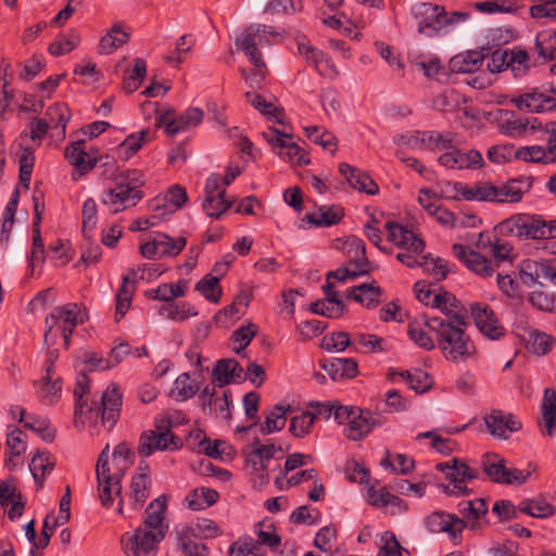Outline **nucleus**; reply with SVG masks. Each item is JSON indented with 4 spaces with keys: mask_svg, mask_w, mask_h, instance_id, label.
Wrapping results in <instances>:
<instances>
[{
    "mask_svg": "<svg viewBox=\"0 0 556 556\" xmlns=\"http://www.w3.org/2000/svg\"><path fill=\"white\" fill-rule=\"evenodd\" d=\"M84 144V140H77L65 148V157L74 167L72 173L73 180H79L97 164V160L90 157V155L85 151Z\"/></svg>",
    "mask_w": 556,
    "mask_h": 556,
    "instance_id": "bb28decb",
    "label": "nucleus"
},
{
    "mask_svg": "<svg viewBox=\"0 0 556 556\" xmlns=\"http://www.w3.org/2000/svg\"><path fill=\"white\" fill-rule=\"evenodd\" d=\"M123 403V396L115 383H111L101 396V402H92L89 413L96 417H101L103 424H109L112 428L117 421Z\"/></svg>",
    "mask_w": 556,
    "mask_h": 556,
    "instance_id": "2eb2a0df",
    "label": "nucleus"
},
{
    "mask_svg": "<svg viewBox=\"0 0 556 556\" xmlns=\"http://www.w3.org/2000/svg\"><path fill=\"white\" fill-rule=\"evenodd\" d=\"M298 51L321 76L330 79L339 76L337 66L324 51L316 49L306 42H299Z\"/></svg>",
    "mask_w": 556,
    "mask_h": 556,
    "instance_id": "a878e982",
    "label": "nucleus"
},
{
    "mask_svg": "<svg viewBox=\"0 0 556 556\" xmlns=\"http://www.w3.org/2000/svg\"><path fill=\"white\" fill-rule=\"evenodd\" d=\"M46 115V121L49 123L50 129L53 131L52 136L64 138L66 124L71 118L68 106L64 103H55L48 108Z\"/></svg>",
    "mask_w": 556,
    "mask_h": 556,
    "instance_id": "ea45409f",
    "label": "nucleus"
},
{
    "mask_svg": "<svg viewBox=\"0 0 556 556\" xmlns=\"http://www.w3.org/2000/svg\"><path fill=\"white\" fill-rule=\"evenodd\" d=\"M156 430L143 431L139 439L138 453L148 457L156 451L177 450L180 446L178 437L170 432L172 422L167 418L155 420Z\"/></svg>",
    "mask_w": 556,
    "mask_h": 556,
    "instance_id": "6e6552de",
    "label": "nucleus"
},
{
    "mask_svg": "<svg viewBox=\"0 0 556 556\" xmlns=\"http://www.w3.org/2000/svg\"><path fill=\"white\" fill-rule=\"evenodd\" d=\"M432 308H438L445 316L439 317L444 324H457L466 320V308L456 296L447 291L434 294Z\"/></svg>",
    "mask_w": 556,
    "mask_h": 556,
    "instance_id": "5701e85b",
    "label": "nucleus"
},
{
    "mask_svg": "<svg viewBox=\"0 0 556 556\" xmlns=\"http://www.w3.org/2000/svg\"><path fill=\"white\" fill-rule=\"evenodd\" d=\"M151 485L149 473L137 472L132 476L130 483V501L135 509L142 507L149 497V488Z\"/></svg>",
    "mask_w": 556,
    "mask_h": 556,
    "instance_id": "c03bdc74",
    "label": "nucleus"
},
{
    "mask_svg": "<svg viewBox=\"0 0 556 556\" xmlns=\"http://www.w3.org/2000/svg\"><path fill=\"white\" fill-rule=\"evenodd\" d=\"M143 185V175L139 170H127L116 178V187L103 191L101 202L116 214L135 206L142 199L139 189Z\"/></svg>",
    "mask_w": 556,
    "mask_h": 556,
    "instance_id": "20e7f679",
    "label": "nucleus"
},
{
    "mask_svg": "<svg viewBox=\"0 0 556 556\" xmlns=\"http://www.w3.org/2000/svg\"><path fill=\"white\" fill-rule=\"evenodd\" d=\"M519 511L534 518H546L555 513L553 505L545 500H527L522 501L518 506Z\"/></svg>",
    "mask_w": 556,
    "mask_h": 556,
    "instance_id": "e2e57ef3",
    "label": "nucleus"
},
{
    "mask_svg": "<svg viewBox=\"0 0 556 556\" xmlns=\"http://www.w3.org/2000/svg\"><path fill=\"white\" fill-rule=\"evenodd\" d=\"M83 323L84 314L76 303L56 306L46 317L45 341L53 344L59 332L63 337L65 345L68 346L74 329Z\"/></svg>",
    "mask_w": 556,
    "mask_h": 556,
    "instance_id": "39448f33",
    "label": "nucleus"
},
{
    "mask_svg": "<svg viewBox=\"0 0 556 556\" xmlns=\"http://www.w3.org/2000/svg\"><path fill=\"white\" fill-rule=\"evenodd\" d=\"M243 369L236 359H219L213 369V378L225 386L230 383L235 378H240Z\"/></svg>",
    "mask_w": 556,
    "mask_h": 556,
    "instance_id": "49530a36",
    "label": "nucleus"
},
{
    "mask_svg": "<svg viewBox=\"0 0 556 556\" xmlns=\"http://www.w3.org/2000/svg\"><path fill=\"white\" fill-rule=\"evenodd\" d=\"M178 542L189 543L190 545H203L197 543V539H215L222 535L219 526L207 518H199L190 525H182L176 529Z\"/></svg>",
    "mask_w": 556,
    "mask_h": 556,
    "instance_id": "aec40b11",
    "label": "nucleus"
},
{
    "mask_svg": "<svg viewBox=\"0 0 556 556\" xmlns=\"http://www.w3.org/2000/svg\"><path fill=\"white\" fill-rule=\"evenodd\" d=\"M484 55L480 51H468L453 56L450 61V68L454 73H472L480 68Z\"/></svg>",
    "mask_w": 556,
    "mask_h": 556,
    "instance_id": "a19ab883",
    "label": "nucleus"
},
{
    "mask_svg": "<svg viewBox=\"0 0 556 556\" xmlns=\"http://www.w3.org/2000/svg\"><path fill=\"white\" fill-rule=\"evenodd\" d=\"M83 235L87 240L92 238V232L98 224L97 203L92 198H88L83 204Z\"/></svg>",
    "mask_w": 556,
    "mask_h": 556,
    "instance_id": "0e129e2a",
    "label": "nucleus"
},
{
    "mask_svg": "<svg viewBox=\"0 0 556 556\" xmlns=\"http://www.w3.org/2000/svg\"><path fill=\"white\" fill-rule=\"evenodd\" d=\"M438 163L448 169H478L484 165L482 154L478 150L463 151L453 143L438 157Z\"/></svg>",
    "mask_w": 556,
    "mask_h": 556,
    "instance_id": "dca6fc26",
    "label": "nucleus"
},
{
    "mask_svg": "<svg viewBox=\"0 0 556 556\" xmlns=\"http://www.w3.org/2000/svg\"><path fill=\"white\" fill-rule=\"evenodd\" d=\"M470 314L477 328L484 337L491 340H498L504 337L505 328L488 304L480 302L471 303Z\"/></svg>",
    "mask_w": 556,
    "mask_h": 556,
    "instance_id": "f3484780",
    "label": "nucleus"
},
{
    "mask_svg": "<svg viewBox=\"0 0 556 556\" xmlns=\"http://www.w3.org/2000/svg\"><path fill=\"white\" fill-rule=\"evenodd\" d=\"M256 447L248 455L247 462L253 467V470L258 473L260 486L266 485L269 481L267 471V462L276 457L277 453L282 454V448L277 447L275 444H258L254 443Z\"/></svg>",
    "mask_w": 556,
    "mask_h": 556,
    "instance_id": "393cba45",
    "label": "nucleus"
},
{
    "mask_svg": "<svg viewBox=\"0 0 556 556\" xmlns=\"http://www.w3.org/2000/svg\"><path fill=\"white\" fill-rule=\"evenodd\" d=\"M546 260L527 258L520 263V278L526 285H533L544 278Z\"/></svg>",
    "mask_w": 556,
    "mask_h": 556,
    "instance_id": "5fc2aeb1",
    "label": "nucleus"
},
{
    "mask_svg": "<svg viewBox=\"0 0 556 556\" xmlns=\"http://www.w3.org/2000/svg\"><path fill=\"white\" fill-rule=\"evenodd\" d=\"M453 254L465 266L482 278L491 277L494 273V266L491 261L482 256L480 253L465 247L460 243H455L452 247Z\"/></svg>",
    "mask_w": 556,
    "mask_h": 556,
    "instance_id": "b1692460",
    "label": "nucleus"
},
{
    "mask_svg": "<svg viewBox=\"0 0 556 556\" xmlns=\"http://www.w3.org/2000/svg\"><path fill=\"white\" fill-rule=\"evenodd\" d=\"M203 117L204 113L199 108H189L176 118L168 111L157 117V126L164 128L167 135L175 136L200 125Z\"/></svg>",
    "mask_w": 556,
    "mask_h": 556,
    "instance_id": "a211bd4d",
    "label": "nucleus"
},
{
    "mask_svg": "<svg viewBox=\"0 0 556 556\" xmlns=\"http://www.w3.org/2000/svg\"><path fill=\"white\" fill-rule=\"evenodd\" d=\"M134 289L135 287L134 283L129 281V276H124L122 286L116 294V320L124 317L127 311L129 309L132 300Z\"/></svg>",
    "mask_w": 556,
    "mask_h": 556,
    "instance_id": "052dcab7",
    "label": "nucleus"
},
{
    "mask_svg": "<svg viewBox=\"0 0 556 556\" xmlns=\"http://www.w3.org/2000/svg\"><path fill=\"white\" fill-rule=\"evenodd\" d=\"M316 415L311 410L302 412L290 419L289 431L296 438L307 435L315 422Z\"/></svg>",
    "mask_w": 556,
    "mask_h": 556,
    "instance_id": "69168bd1",
    "label": "nucleus"
},
{
    "mask_svg": "<svg viewBox=\"0 0 556 556\" xmlns=\"http://www.w3.org/2000/svg\"><path fill=\"white\" fill-rule=\"evenodd\" d=\"M269 35H275L273 27L253 24L247 27L236 39L237 47L243 51L249 61L257 68V75L263 76L266 64L257 47L270 45Z\"/></svg>",
    "mask_w": 556,
    "mask_h": 556,
    "instance_id": "423d86ee",
    "label": "nucleus"
},
{
    "mask_svg": "<svg viewBox=\"0 0 556 556\" xmlns=\"http://www.w3.org/2000/svg\"><path fill=\"white\" fill-rule=\"evenodd\" d=\"M130 38V33L124 29L123 24L115 23L111 29L100 39L98 52L100 54H111L119 47L126 45Z\"/></svg>",
    "mask_w": 556,
    "mask_h": 556,
    "instance_id": "e433bc0d",
    "label": "nucleus"
},
{
    "mask_svg": "<svg viewBox=\"0 0 556 556\" xmlns=\"http://www.w3.org/2000/svg\"><path fill=\"white\" fill-rule=\"evenodd\" d=\"M383 424L384 418L380 414L358 407L357 413L352 416V420L345 426L344 434L349 440L358 441Z\"/></svg>",
    "mask_w": 556,
    "mask_h": 556,
    "instance_id": "6ab92c4d",
    "label": "nucleus"
},
{
    "mask_svg": "<svg viewBox=\"0 0 556 556\" xmlns=\"http://www.w3.org/2000/svg\"><path fill=\"white\" fill-rule=\"evenodd\" d=\"M157 313L160 316L174 321H184L198 315V311L190 303H176L174 301L160 306Z\"/></svg>",
    "mask_w": 556,
    "mask_h": 556,
    "instance_id": "a18cd8bd",
    "label": "nucleus"
},
{
    "mask_svg": "<svg viewBox=\"0 0 556 556\" xmlns=\"http://www.w3.org/2000/svg\"><path fill=\"white\" fill-rule=\"evenodd\" d=\"M195 290L200 292L207 301L218 303L222 296V289L219 287V277L205 275L195 285Z\"/></svg>",
    "mask_w": 556,
    "mask_h": 556,
    "instance_id": "680f3d73",
    "label": "nucleus"
},
{
    "mask_svg": "<svg viewBox=\"0 0 556 556\" xmlns=\"http://www.w3.org/2000/svg\"><path fill=\"white\" fill-rule=\"evenodd\" d=\"M54 460L49 452L38 451L31 458L29 470L39 488L43 484V479L54 468Z\"/></svg>",
    "mask_w": 556,
    "mask_h": 556,
    "instance_id": "8fccbe9b",
    "label": "nucleus"
},
{
    "mask_svg": "<svg viewBox=\"0 0 556 556\" xmlns=\"http://www.w3.org/2000/svg\"><path fill=\"white\" fill-rule=\"evenodd\" d=\"M503 228L521 239L556 238V225L546 223L538 215L518 214L503 223Z\"/></svg>",
    "mask_w": 556,
    "mask_h": 556,
    "instance_id": "0eeeda50",
    "label": "nucleus"
},
{
    "mask_svg": "<svg viewBox=\"0 0 556 556\" xmlns=\"http://www.w3.org/2000/svg\"><path fill=\"white\" fill-rule=\"evenodd\" d=\"M556 85L547 84L541 87L531 88L528 91L511 99V102L519 110H527L533 113H543L556 110Z\"/></svg>",
    "mask_w": 556,
    "mask_h": 556,
    "instance_id": "9b49d317",
    "label": "nucleus"
},
{
    "mask_svg": "<svg viewBox=\"0 0 556 556\" xmlns=\"http://www.w3.org/2000/svg\"><path fill=\"white\" fill-rule=\"evenodd\" d=\"M425 318L430 317L422 315L420 319L410 320L407 326V334L409 339L420 349L432 351L437 346V339H432V337L426 330L428 327L426 326Z\"/></svg>",
    "mask_w": 556,
    "mask_h": 556,
    "instance_id": "4c0bfd02",
    "label": "nucleus"
},
{
    "mask_svg": "<svg viewBox=\"0 0 556 556\" xmlns=\"http://www.w3.org/2000/svg\"><path fill=\"white\" fill-rule=\"evenodd\" d=\"M339 249L349 257L351 265L369 266L365 242L361 238L350 236L340 243Z\"/></svg>",
    "mask_w": 556,
    "mask_h": 556,
    "instance_id": "58836bf2",
    "label": "nucleus"
},
{
    "mask_svg": "<svg viewBox=\"0 0 556 556\" xmlns=\"http://www.w3.org/2000/svg\"><path fill=\"white\" fill-rule=\"evenodd\" d=\"M200 391V386L193 381L188 372L179 375L174 381L170 396L178 402L192 399Z\"/></svg>",
    "mask_w": 556,
    "mask_h": 556,
    "instance_id": "09e8293b",
    "label": "nucleus"
},
{
    "mask_svg": "<svg viewBox=\"0 0 556 556\" xmlns=\"http://www.w3.org/2000/svg\"><path fill=\"white\" fill-rule=\"evenodd\" d=\"M492 114L498 131L507 137L530 136L543 128L536 117H521L514 111L498 109Z\"/></svg>",
    "mask_w": 556,
    "mask_h": 556,
    "instance_id": "1a4fd4ad",
    "label": "nucleus"
},
{
    "mask_svg": "<svg viewBox=\"0 0 556 556\" xmlns=\"http://www.w3.org/2000/svg\"><path fill=\"white\" fill-rule=\"evenodd\" d=\"M517 160L530 163L553 164L556 163V148L546 142L545 146L520 147L517 152Z\"/></svg>",
    "mask_w": 556,
    "mask_h": 556,
    "instance_id": "f704fd0d",
    "label": "nucleus"
},
{
    "mask_svg": "<svg viewBox=\"0 0 556 556\" xmlns=\"http://www.w3.org/2000/svg\"><path fill=\"white\" fill-rule=\"evenodd\" d=\"M290 405H276L265 416V421L261 426V432L263 434L274 433L281 430L287 421V413L290 409Z\"/></svg>",
    "mask_w": 556,
    "mask_h": 556,
    "instance_id": "864d4df0",
    "label": "nucleus"
},
{
    "mask_svg": "<svg viewBox=\"0 0 556 556\" xmlns=\"http://www.w3.org/2000/svg\"><path fill=\"white\" fill-rule=\"evenodd\" d=\"M422 140L426 142V150L446 151L453 148L455 135L451 131L429 130L425 131Z\"/></svg>",
    "mask_w": 556,
    "mask_h": 556,
    "instance_id": "6e6d98bb",
    "label": "nucleus"
},
{
    "mask_svg": "<svg viewBox=\"0 0 556 556\" xmlns=\"http://www.w3.org/2000/svg\"><path fill=\"white\" fill-rule=\"evenodd\" d=\"M388 239L399 248L421 253L425 249V242L408 228L395 223L388 222L386 225Z\"/></svg>",
    "mask_w": 556,
    "mask_h": 556,
    "instance_id": "cd10ccee",
    "label": "nucleus"
},
{
    "mask_svg": "<svg viewBox=\"0 0 556 556\" xmlns=\"http://www.w3.org/2000/svg\"><path fill=\"white\" fill-rule=\"evenodd\" d=\"M344 217V208L340 205H321L317 211L306 214L302 219L309 226L330 227L339 224Z\"/></svg>",
    "mask_w": 556,
    "mask_h": 556,
    "instance_id": "473e14b6",
    "label": "nucleus"
},
{
    "mask_svg": "<svg viewBox=\"0 0 556 556\" xmlns=\"http://www.w3.org/2000/svg\"><path fill=\"white\" fill-rule=\"evenodd\" d=\"M535 48L542 63L556 60V34L551 30L540 31L535 37Z\"/></svg>",
    "mask_w": 556,
    "mask_h": 556,
    "instance_id": "3c124183",
    "label": "nucleus"
},
{
    "mask_svg": "<svg viewBox=\"0 0 556 556\" xmlns=\"http://www.w3.org/2000/svg\"><path fill=\"white\" fill-rule=\"evenodd\" d=\"M412 16L417 22V31L426 37L440 35L444 29V9L431 3H418L412 8Z\"/></svg>",
    "mask_w": 556,
    "mask_h": 556,
    "instance_id": "ddd939ff",
    "label": "nucleus"
},
{
    "mask_svg": "<svg viewBox=\"0 0 556 556\" xmlns=\"http://www.w3.org/2000/svg\"><path fill=\"white\" fill-rule=\"evenodd\" d=\"M188 195L185 188L180 186H173L164 198L154 199L150 203L151 212H157L162 218L175 213L178 208L182 207L187 201Z\"/></svg>",
    "mask_w": 556,
    "mask_h": 556,
    "instance_id": "c756f323",
    "label": "nucleus"
},
{
    "mask_svg": "<svg viewBox=\"0 0 556 556\" xmlns=\"http://www.w3.org/2000/svg\"><path fill=\"white\" fill-rule=\"evenodd\" d=\"M530 66V58L526 50L520 48L509 50L508 68H510L515 77L526 75Z\"/></svg>",
    "mask_w": 556,
    "mask_h": 556,
    "instance_id": "338daca9",
    "label": "nucleus"
},
{
    "mask_svg": "<svg viewBox=\"0 0 556 556\" xmlns=\"http://www.w3.org/2000/svg\"><path fill=\"white\" fill-rule=\"evenodd\" d=\"M381 542L377 556H409V552L401 546L393 533L384 532Z\"/></svg>",
    "mask_w": 556,
    "mask_h": 556,
    "instance_id": "774afa93",
    "label": "nucleus"
},
{
    "mask_svg": "<svg viewBox=\"0 0 556 556\" xmlns=\"http://www.w3.org/2000/svg\"><path fill=\"white\" fill-rule=\"evenodd\" d=\"M542 433L547 437L556 434V392L545 390L542 403Z\"/></svg>",
    "mask_w": 556,
    "mask_h": 556,
    "instance_id": "79ce46f5",
    "label": "nucleus"
},
{
    "mask_svg": "<svg viewBox=\"0 0 556 556\" xmlns=\"http://www.w3.org/2000/svg\"><path fill=\"white\" fill-rule=\"evenodd\" d=\"M484 424L493 437L504 440L508 439L510 433L521 429V422L515 415L501 409H492L485 415Z\"/></svg>",
    "mask_w": 556,
    "mask_h": 556,
    "instance_id": "4be33fe9",
    "label": "nucleus"
},
{
    "mask_svg": "<svg viewBox=\"0 0 556 556\" xmlns=\"http://www.w3.org/2000/svg\"><path fill=\"white\" fill-rule=\"evenodd\" d=\"M35 387L37 397L45 405H52L61 397L62 381L55 375H43L38 382H35Z\"/></svg>",
    "mask_w": 556,
    "mask_h": 556,
    "instance_id": "c9c22d12",
    "label": "nucleus"
},
{
    "mask_svg": "<svg viewBox=\"0 0 556 556\" xmlns=\"http://www.w3.org/2000/svg\"><path fill=\"white\" fill-rule=\"evenodd\" d=\"M326 299L317 300L312 303L311 311L314 314L326 316L328 318H339L345 311V305L339 299L338 292L333 291V283L327 281L323 287Z\"/></svg>",
    "mask_w": 556,
    "mask_h": 556,
    "instance_id": "c85d7f7f",
    "label": "nucleus"
},
{
    "mask_svg": "<svg viewBox=\"0 0 556 556\" xmlns=\"http://www.w3.org/2000/svg\"><path fill=\"white\" fill-rule=\"evenodd\" d=\"M483 472L494 483L523 484L530 473L517 468H508L506 460L497 454H484L481 460Z\"/></svg>",
    "mask_w": 556,
    "mask_h": 556,
    "instance_id": "9d476101",
    "label": "nucleus"
},
{
    "mask_svg": "<svg viewBox=\"0 0 556 556\" xmlns=\"http://www.w3.org/2000/svg\"><path fill=\"white\" fill-rule=\"evenodd\" d=\"M226 190L222 187L220 177L216 174L208 176L204 187L202 208L208 217L219 219L235 203L226 199Z\"/></svg>",
    "mask_w": 556,
    "mask_h": 556,
    "instance_id": "f8f14e48",
    "label": "nucleus"
},
{
    "mask_svg": "<svg viewBox=\"0 0 556 556\" xmlns=\"http://www.w3.org/2000/svg\"><path fill=\"white\" fill-rule=\"evenodd\" d=\"M555 344V339L546 332L540 330L529 331L527 349L536 355H546Z\"/></svg>",
    "mask_w": 556,
    "mask_h": 556,
    "instance_id": "4d7b16f0",
    "label": "nucleus"
},
{
    "mask_svg": "<svg viewBox=\"0 0 556 556\" xmlns=\"http://www.w3.org/2000/svg\"><path fill=\"white\" fill-rule=\"evenodd\" d=\"M428 330L435 334L437 345L446 361L465 362L471 357L476 348L466 333L467 320L455 324H444L440 318H425Z\"/></svg>",
    "mask_w": 556,
    "mask_h": 556,
    "instance_id": "f03ea898",
    "label": "nucleus"
},
{
    "mask_svg": "<svg viewBox=\"0 0 556 556\" xmlns=\"http://www.w3.org/2000/svg\"><path fill=\"white\" fill-rule=\"evenodd\" d=\"M156 244L160 248V258L177 256L186 247L185 237L172 238L165 233L156 235Z\"/></svg>",
    "mask_w": 556,
    "mask_h": 556,
    "instance_id": "13d9d810",
    "label": "nucleus"
},
{
    "mask_svg": "<svg viewBox=\"0 0 556 556\" xmlns=\"http://www.w3.org/2000/svg\"><path fill=\"white\" fill-rule=\"evenodd\" d=\"M340 174L346 179L349 185L369 195L377 194L379 188L377 184L369 177V175L361 169L349 165L348 163H341L339 165Z\"/></svg>",
    "mask_w": 556,
    "mask_h": 556,
    "instance_id": "7c9ffc66",
    "label": "nucleus"
},
{
    "mask_svg": "<svg viewBox=\"0 0 556 556\" xmlns=\"http://www.w3.org/2000/svg\"><path fill=\"white\" fill-rule=\"evenodd\" d=\"M393 378L399 376L412 390L417 393H424L428 391L432 384L431 377L424 370L414 368L410 370L393 372Z\"/></svg>",
    "mask_w": 556,
    "mask_h": 556,
    "instance_id": "de8ad7c7",
    "label": "nucleus"
},
{
    "mask_svg": "<svg viewBox=\"0 0 556 556\" xmlns=\"http://www.w3.org/2000/svg\"><path fill=\"white\" fill-rule=\"evenodd\" d=\"M150 140L151 132L149 129H142L139 132L130 134L118 146V152L124 154L126 159H129L142 148L144 142Z\"/></svg>",
    "mask_w": 556,
    "mask_h": 556,
    "instance_id": "bf43d9fd",
    "label": "nucleus"
},
{
    "mask_svg": "<svg viewBox=\"0 0 556 556\" xmlns=\"http://www.w3.org/2000/svg\"><path fill=\"white\" fill-rule=\"evenodd\" d=\"M134 460V453L130 446L122 442L117 444L112 454L111 473L115 475V479H122L131 466Z\"/></svg>",
    "mask_w": 556,
    "mask_h": 556,
    "instance_id": "37998d69",
    "label": "nucleus"
},
{
    "mask_svg": "<svg viewBox=\"0 0 556 556\" xmlns=\"http://www.w3.org/2000/svg\"><path fill=\"white\" fill-rule=\"evenodd\" d=\"M348 299H352L367 308H374L380 303L382 289L372 281L370 283H361L349 288L345 291Z\"/></svg>",
    "mask_w": 556,
    "mask_h": 556,
    "instance_id": "72a5a7b5",
    "label": "nucleus"
},
{
    "mask_svg": "<svg viewBox=\"0 0 556 556\" xmlns=\"http://www.w3.org/2000/svg\"><path fill=\"white\" fill-rule=\"evenodd\" d=\"M438 471L443 472L450 481H460L463 483L472 481L478 478L477 469L471 468L466 462L453 458L445 463L435 465Z\"/></svg>",
    "mask_w": 556,
    "mask_h": 556,
    "instance_id": "2f4dec72",
    "label": "nucleus"
},
{
    "mask_svg": "<svg viewBox=\"0 0 556 556\" xmlns=\"http://www.w3.org/2000/svg\"><path fill=\"white\" fill-rule=\"evenodd\" d=\"M108 453L109 445H106L99 455L96 467V475L98 480L99 498L103 506L110 507L112 505L113 494H121L122 479H115V475L111 473Z\"/></svg>",
    "mask_w": 556,
    "mask_h": 556,
    "instance_id": "4468645a",
    "label": "nucleus"
},
{
    "mask_svg": "<svg viewBox=\"0 0 556 556\" xmlns=\"http://www.w3.org/2000/svg\"><path fill=\"white\" fill-rule=\"evenodd\" d=\"M533 186L530 176L510 179L498 186L481 181L473 186L458 184L457 191L467 201H483L491 203H518Z\"/></svg>",
    "mask_w": 556,
    "mask_h": 556,
    "instance_id": "7ed1b4c3",
    "label": "nucleus"
},
{
    "mask_svg": "<svg viewBox=\"0 0 556 556\" xmlns=\"http://www.w3.org/2000/svg\"><path fill=\"white\" fill-rule=\"evenodd\" d=\"M167 496L160 495L146 509L143 525L140 526L124 544L127 556H152L159 543L165 538L167 527L164 523Z\"/></svg>",
    "mask_w": 556,
    "mask_h": 556,
    "instance_id": "f257e3e1",
    "label": "nucleus"
},
{
    "mask_svg": "<svg viewBox=\"0 0 556 556\" xmlns=\"http://www.w3.org/2000/svg\"><path fill=\"white\" fill-rule=\"evenodd\" d=\"M147 75V64L143 59L136 58L134 66L125 72L123 89L127 93L135 92Z\"/></svg>",
    "mask_w": 556,
    "mask_h": 556,
    "instance_id": "603ef678",
    "label": "nucleus"
},
{
    "mask_svg": "<svg viewBox=\"0 0 556 556\" xmlns=\"http://www.w3.org/2000/svg\"><path fill=\"white\" fill-rule=\"evenodd\" d=\"M425 526L432 533H447L450 539L456 541L466 522L454 514L434 511L425 519Z\"/></svg>",
    "mask_w": 556,
    "mask_h": 556,
    "instance_id": "412c9836",
    "label": "nucleus"
}]
</instances>
